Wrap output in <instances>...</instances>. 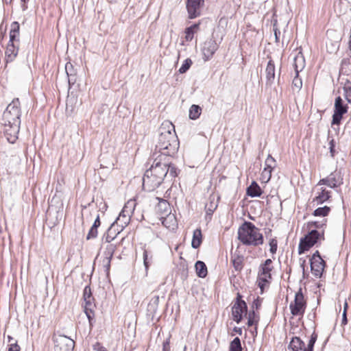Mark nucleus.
Masks as SVG:
<instances>
[{
  "instance_id": "nucleus-12",
  "label": "nucleus",
  "mask_w": 351,
  "mask_h": 351,
  "mask_svg": "<svg viewBox=\"0 0 351 351\" xmlns=\"http://www.w3.org/2000/svg\"><path fill=\"white\" fill-rule=\"evenodd\" d=\"M55 351H73L75 342L74 341L65 336L59 335L55 339Z\"/></svg>"
},
{
  "instance_id": "nucleus-2",
  "label": "nucleus",
  "mask_w": 351,
  "mask_h": 351,
  "mask_svg": "<svg viewBox=\"0 0 351 351\" xmlns=\"http://www.w3.org/2000/svg\"><path fill=\"white\" fill-rule=\"evenodd\" d=\"M238 239L245 245L258 246L264 242L263 234L254 223L245 221L238 230Z\"/></svg>"
},
{
  "instance_id": "nucleus-56",
  "label": "nucleus",
  "mask_w": 351,
  "mask_h": 351,
  "mask_svg": "<svg viewBox=\"0 0 351 351\" xmlns=\"http://www.w3.org/2000/svg\"><path fill=\"white\" fill-rule=\"evenodd\" d=\"M100 225H101V221H100V219H99V215H97V216L93 224V226L99 228L100 226Z\"/></svg>"
},
{
  "instance_id": "nucleus-64",
  "label": "nucleus",
  "mask_w": 351,
  "mask_h": 351,
  "mask_svg": "<svg viewBox=\"0 0 351 351\" xmlns=\"http://www.w3.org/2000/svg\"><path fill=\"white\" fill-rule=\"evenodd\" d=\"M304 265H305V261H303L302 263L301 264V267H302L303 272H304Z\"/></svg>"
},
{
  "instance_id": "nucleus-57",
  "label": "nucleus",
  "mask_w": 351,
  "mask_h": 351,
  "mask_svg": "<svg viewBox=\"0 0 351 351\" xmlns=\"http://www.w3.org/2000/svg\"><path fill=\"white\" fill-rule=\"evenodd\" d=\"M322 258L319 251H316L312 256L310 260H315V259H319Z\"/></svg>"
},
{
  "instance_id": "nucleus-41",
  "label": "nucleus",
  "mask_w": 351,
  "mask_h": 351,
  "mask_svg": "<svg viewBox=\"0 0 351 351\" xmlns=\"http://www.w3.org/2000/svg\"><path fill=\"white\" fill-rule=\"evenodd\" d=\"M192 63V60L190 58H186L179 69V73L182 74L186 73L190 69Z\"/></svg>"
},
{
  "instance_id": "nucleus-51",
  "label": "nucleus",
  "mask_w": 351,
  "mask_h": 351,
  "mask_svg": "<svg viewBox=\"0 0 351 351\" xmlns=\"http://www.w3.org/2000/svg\"><path fill=\"white\" fill-rule=\"evenodd\" d=\"M93 349L95 351H108V350L99 342L95 343L93 346Z\"/></svg>"
},
{
  "instance_id": "nucleus-39",
  "label": "nucleus",
  "mask_w": 351,
  "mask_h": 351,
  "mask_svg": "<svg viewBox=\"0 0 351 351\" xmlns=\"http://www.w3.org/2000/svg\"><path fill=\"white\" fill-rule=\"evenodd\" d=\"M344 97L347 101L351 104V82H348L343 86Z\"/></svg>"
},
{
  "instance_id": "nucleus-7",
  "label": "nucleus",
  "mask_w": 351,
  "mask_h": 351,
  "mask_svg": "<svg viewBox=\"0 0 351 351\" xmlns=\"http://www.w3.org/2000/svg\"><path fill=\"white\" fill-rule=\"evenodd\" d=\"M348 106L345 104L343 99L338 96L335 98L334 104V110L332 117V125H339L343 119V117L348 112Z\"/></svg>"
},
{
  "instance_id": "nucleus-23",
  "label": "nucleus",
  "mask_w": 351,
  "mask_h": 351,
  "mask_svg": "<svg viewBox=\"0 0 351 351\" xmlns=\"http://www.w3.org/2000/svg\"><path fill=\"white\" fill-rule=\"evenodd\" d=\"M94 300H85L84 312L88 319L89 323L92 324V320L94 318V308L95 304L93 302Z\"/></svg>"
},
{
  "instance_id": "nucleus-43",
  "label": "nucleus",
  "mask_w": 351,
  "mask_h": 351,
  "mask_svg": "<svg viewBox=\"0 0 351 351\" xmlns=\"http://www.w3.org/2000/svg\"><path fill=\"white\" fill-rule=\"evenodd\" d=\"M158 302H159V297L158 296L153 297L151 299V300L148 304V308H149V310H152L153 311H155L158 307Z\"/></svg>"
},
{
  "instance_id": "nucleus-45",
  "label": "nucleus",
  "mask_w": 351,
  "mask_h": 351,
  "mask_svg": "<svg viewBox=\"0 0 351 351\" xmlns=\"http://www.w3.org/2000/svg\"><path fill=\"white\" fill-rule=\"evenodd\" d=\"M271 170L265 169L264 168L262 173H261V180L263 182H267L270 180L271 178Z\"/></svg>"
},
{
  "instance_id": "nucleus-25",
  "label": "nucleus",
  "mask_w": 351,
  "mask_h": 351,
  "mask_svg": "<svg viewBox=\"0 0 351 351\" xmlns=\"http://www.w3.org/2000/svg\"><path fill=\"white\" fill-rule=\"evenodd\" d=\"M262 193L261 187L254 181L247 188V194L252 197H260Z\"/></svg>"
},
{
  "instance_id": "nucleus-46",
  "label": "nucleus",
  "mask_w": 351,
  "mask_h": 351,
  "mask_svg": "<svg viewBox=\"0 0 351 351\" xmlns=\"http://www.w3.org/2000/svg\"><path fill=\"white\" fill-rule=\"evenodd\" d=\"M84 300H94L92 296L90 287L89 286H86L84 289L83 293Z\"/></svg>"
},
{
  "instance_id": "nucleus-18",
  "label": "nucleus",
  "mask_w": 351,
  "mask_h": 351,
  "mask_svg": "<svg viewBox=\"0 0 351 351\" xmlns=\"http://www.w3.org/2000/svg\"><path fill=\"white\" fill-rule=\"evenodd\" d=\"M117 246L112 243H108L104 252V258L103 259V265L105 267L106 271L108 273L110 267L111 259L113 256L114 251L116 250Z\"/></svg>"
},
{
  "instance_id": "nucleus-60",
  "label": "nucleus",
  "mask_w": 351,
  "mask_h": 351,
  "mask_svg": "<svg viewBox=\"0 0 351 351\" xmlns=\"http://www.w3.org/2000/svg\"><path fill=\"white\" fill-rule=\"evenodd\" d=\"M239 302H245V301L242 300V295L239 293H238L237 295L235 302L239 303Z\"/></svg>"
},
{
  "instance_id": "nucleus-14",
  "label": "nucleus",
  "mask_w": 351,
  "mask_h": 351,
  "mask_svg": "<svg viewBox=\"0 0 351 351\" xmlns=\"http://www.w3.org/2000/svg\"><path fill=\"white\" fill-rule=\"evenodd\" d=\"M272 261L269 258L265 260L264 263L260 266L259 271V280L263 282H269V280L271 279V271L273 270L274 267L271 265ZM258 286L261 289L263 288V285L261 282H258Z\"/></svg>"
},
{
  "instance_id": "nucleus-53",
  "label": "nucleus",
  "mask_w": 351,
  "mask_h": 351,
  "mask_svg": "<svg viewBox=\"0 0 351 351\" xmlns=\"http://www.w3.org/2000/svg\"><path fill=\"white\" fill-rule=\"evenodd\" d=\"M274 32L275 36L276 42H279L280 35V31L278 29V28L276 27V23L274 24Z\"/></svg>"
},
{
  "instance_id": "nucleus-4",
  "label": "nucleus",
  "mask_w": 351,
  "mask_h": 351,
  "mask_svg": "<svg viewBox=\"0 0 351 351\" xmlns=\"http://www.w3.org/2000/svg\"><path fill=\"white\" fill-rule=\"evenodd\" d=\"M324 238V231L312 229L308 230V233L300 239L298 246V254H302L308 251L311 247L317 244H320Z\"/></svg>"
},
{
  "instance_id": "nucleus-15",
  "label": "nucleus",
  "mask_w": 351,
  "mask_h": 351,
  "mask_svg": "<svg viewBox=\"0 0 351 351\" xmlns=\"http://www.w3.org/2000/svg\"><path fill=\"white\" fill-rule=\"evenodd\" d=\"M218 48L219 45L217 43L216 40L213 38L206 40L204 43L203 47L202 48L203 59L204 61L210 60Z\"/></svg>"
},
{
  "instance_id": "nucleus-3",
  "label": "nucleus",
  "mask_w": 351,
  "mask_h": 351,
  "mask_svg": "<svg viewBox=\"0 0 351 351\" xmlns=\"http://www.w3.org/2000/svg\"><path fill=\"white\" fill-rule=\"evenodd\" d=\"M20 25L17 21L11 24L10 32V40L5 49V61L11 62L16 58L19 52Z\"/></svg>"
},
{
  "instance_id": "nucleus-42",
  "label": "nucleus",
  "mask_w": 351,
  "mask_h": 351,
  "mask_svg": "<svg viewBox=\"0 0 351 351\" xmlns=\"http://www.w3.org/2000/svg\"><path fill=\"white\" fill-rule=\"evenodd\" d=\"M152 255H151L149 257V252H147V250H144V251H143V264L145 265L146 270L148 269V268L152 263Z\"/></svg>"
},
{
  "instance_id": "nucleus-19",
  "label": "nucleus",
  "mask_w": 351,
  "mask_h": 351,
  "mask_svg": "<svg viewBox=\"0 0 351 351\" xmlns=\"http://www.w3.org/2000/svg\"><path fill=\"white\" fill-rule=\"evenodd\" d=\"M311 269L316 276H321L326 266V263L322 258L310 260Z\"/></svg>"
},
{
  "instance_id": "nucleus-63",
  "label": "nucleus",
  "mask_w": 351,
  "mask_h": 351,
  "mask_svg": "<svg viewBox=\"0 0 351 351\" xmlns=\"http://www.w3.org/2000/svg\"><path fill=\"white\" fill-rule=\"evenodd\" d=\"M3 3L8 4L11 3L13 0H2Z\"/></svg>"
},
{
  "instance_id": "nucleus-24",
  "label": "nucleus",
  "mask_w": 351,
  "mask_h": 351,
  "mask_svg": "<svg viewBox=\"0 0 351 351\" xmlns=\"http://www.w3.org/2000/svg\"><path fill=\"white\" fill-rule=\"evenodd\" d=\"M244 257L242 255L234 253L231 255V262L234 269L237 271L242 270L243 267Z\"/></svg>"
},
{
  "instance_id": "nucleus-16",
  "label": "nucleus",
  "mask_w": 351,
  "mask_h": 351,
  "mask_svg": "<svg viewBox=\"0 0 351 351\" xmlns=\"http://www.w3.org/2000/svg\"><path fill=\"white\" fill-rule=\"evenodd\" d=\"M247 306L245 302H234L232 308V315L233 320L237 324L243 319V315L247 314Z\"/></svg>"
},
{
  "instance_id": "nucleus-34",
  "label": "nucleus",
  "mask_w": 351,
  "mask_h": 351,
  "mask_svg": "<svg viewBox=\"0 0 351 351\" xmlns=\"http://www.w3.org/2000/svg\"><path fill=\"white\" fill-rule=\"evenodd\" d=\"M202 109L197 105H192L189 110V118L193 120L197 119L201 114Z\"/></svg>"
},
{
  "instance_id": "nucleus-30",
  "label": "nucleus",
  "mask_w": 351,
  "mask_h": 351,
  "mask_svg": "<svg viewBox=\"0 0 351 351\" xmlns=\"http://www.w3.org/2000/svg\"><path fill=\"white\" fill-rule=\"evenodd\" d=\"M114 226V223H112V226L108 229L107 232L104 234L102 237L103 242L110 243L117 237V235L119 233V231H118L117 233H115L113 230Z\"/></svg>"
},
{
  "instance_id": "nucleus-33",
  "label": "nucleus",
  "mask_w": 351,
  "mask_h": 351,
  "mask_svg": "<svg viewBox=\"0 0 351 351\" xmlns=\"http://www.w3.org/2000/svg\"><path fill=\"white\" fill-rule=\"evenodd\" d=\"M65 71L68 76V82L69 84L75 83V73L73 69V65L70 62H67L65 65Z\"/></svg>"
},
{
  "instance_id": "nucleus-1",
  "label": "nucleus",
  "mask_w": 351,
  "mask_h": 351,
  "mask_svg": "<svg viewBox=\"0 0 351 351\" xmlns=\"http://www.w3.org/2000/svg\"><path fill=\"white\" fill-rule=\"evenodd\" d=\"M179 148V141L173 130L172 132L169 130L165 128L160 129V132L158 138V141L155 147V152L153 157L157 156L166 159L168 157H173Z\"/></svg>"
},
{
  "instance_id": "nucleus-44",
  "label": "nucleus",
  "mask_w": 351,
  "mask_h": 351,
  "mask_svg": "<svg viewBox=\"0 0 351 351\" xmlns=\"http://www.w3.org/2000/svg\"><path fill=\"white\" fill-rule=\"evenodd\" d=\"M97 230H98V228L92 226L88 232V234L86 236V239L90 240V239H95L97 237V234H98Z\"/></svg>"
},
{
  "instance_id": "nucleus-28",
  "label": "nucleus",
  "mask_w": 351,
  "mask_h": 351,
  "mask_svg": "<svg viewBox=\"0 0 351 351\" xmlns=\"http://www.w3.org/2000/svg\"><path fill=\"white\" fill-rule=\"evenodd\" d=\"M162 223L169 230H174L177 227L176 218L173 215H168L166 217L163 218Z\"/></svg>"
},
{
  "instance_id": "nucleus-32",
  "label": "nucleus",
  "mask_w": 351,
  "mask_h": 351,
  "mask_svg": "<svg viewBox=\"0 0 351 351\" xmlns=\"http://www.w3.org/2000/svg\"><path fill=\"white\" fill-rule=\"evenodd\" d=\"M305 60L302 54L297 55L294 58V69L295 73H300L304 68Z\"/></svg>"
},
{
  "instance_id": "nucleus-20",
  "label": "nucleus",
  "mask_w": 351,
  "mask_h": 351,
  "mask_svg": "<svg viewBox=\"0 0 351 351\" xmlns=\"http://www.w3.org/2000/svg\"><path fill=\"white\" fill-rule=\"evenodd\" d=\"M275 71L274 62L271 59H270L267 62L265 69L267 85L271 86L274 83L275 79Z\"/></svg>"
},
{
  "instance_id": "nucleus-35",
  "label": "nucleus",
  "mask_w": 351,
  "mask_h": 351,
  "mask_svg": "<svg viewBox=\"0 0 351 351\" xmlns=\"http://www.w3.org/2000/svg\"><path fill=\"white\" fill-rule=\"evenodd\" d=\"M229 351H243L241 340L235 337L230 343Z\"/></svg>"
},
{
  "instance_id": "nucleus-10",
  "label": "nucleus",
  "mask_w": 351,
  "mask_h": 351,
  "mask_svg": "<svg viewBox=\"0 0 351 351\" xmlns=\"http://www.w3.org/2000/svg\"><path fill=\"white\" fill-rule=\"evenodd\" d=\"M162 182L163 180L156 174L146 170L143 178V187L145 191H152L158 188Z\"/></svg>"
},
{
  "instance_id": "nucleus-27",
  "label": "nucleus",
  "mask_w": 351,
  "mask_h": 351,
  "mask_svg": "<svg viewBox=\"0 0 351 351\" xmlns=\"http://www.w3.org/2000/svg\"><path fill=\"white\" fill-rule=\"evenodd\" d=\"M202 242V234L200 228H197L193 231L191 246L194 249H197Z\"/></svg>"
},
{
  "instance_id": "nucleus-49",
  "label": "nucleus",
  "mask_w": 351,
  "mask_h": 351,
  "mask_svg": "<svg viewBox=\"0 0 351 351\" xmlns=\"http://www.w3.org/2000/svg\"><path fill=\"white\" fill-rule=\"evenodd\" d=\"M335 140L334 138H331L330 141H329V150H330V156L331 157H334L335 155Z\"/></svg>"
},
{
  "instance_id": "nucleus-36",
  "label": "nucleus",
  "mask_w": 351,
  "mask_h": 351,
  "mask_svg": "<svg viewBox=\"0 0 351 351\" xmlns=\"http://www.w3.org/2000/svg\"><path fill=\"white\" fill-rule=\"evenodd\" d=\"M330 211V208L325 206L324 207H319L316 208L313 215L316 217H326L328 215Z\"/></svg>"
},
{
  "instance_id": "nucleus-40",
  "label": "nucleus",
  "mask_w": 351,
  "mask_h": 351,
  "mask_svg": "<svg viewBox=\"0 0 351 351\" xmlns=\"http://www.w3.org/2000/svg\"><path fill=\"white\" fill-rule=\"evenodd\" d=\"M275 167H276L275 159L271 155H268L267 159L265 160V169L272 171L275 168Z\"/></svg>"
},
{
  "instance_id": "nucleus-31",
  "label": "nucleus",
  "mask_w": 351,
  "mask_h": 351,
  "mask_svg": "<svg viewBox=\"0 0 351 351\" xmlns=\"http://www.w3.org/2000/svg\"><path fill=\"white\" fill-rule=\"evenodd\" d=\"M196 273L198 277L205 278L207 275V267L206 264L201 261H197L195 265Z\"/></svg>"
},
{
  "instance_id": "nucleus-58",
  "label": "nucleus",
  "mask_w": 351,
  "mask_h": 351,
  "mask_svg": "<svg viewBox=\"0 0 351 351\" xmlns=\"http://www.w3.org/2000/svg\"><path fill=\"white\" fill-rule=\"evenodd\" d=\"M347 323H348L347 313L345 312H343L341 324L346 325V324H347Z\"/></svg>"
},
{
  "instance_id": "nucleus-54",
  "label": "nucleus",
  "mask_w": 351,
  "mask_h": 351,
  "mask_svg": "<svg viewBox=\"0 0 351 351\" xmlns=\"http://www.w3.org/2000/svg\"><path fill=\"white\" fill-rule=\"evenodd\" d=\"M261 306V300L258 297L252 303V308L258 310Z\"/></svg>"
},
{
  "instance_id": "nucleus-6",
  "label": "nucleus",
  "mask_w": 351,
  "mask_h": 351,
  "mask_svg": "<svg viewBox=\"0 0 351 351\" xmlns=\"http://www.w3.org/2000/svg\"><path fill=\"white\" fill-rule=\"evenodd\" d=\"M317 337V334L314 331L308 341L307 348H305L304 342L300 337H293L289 343L288 350L289 351H313Z\"/></svg>"
},
{
  "instance_id": "nucleus-50",
  "label": "nucleus",
  "mask_w": 351,
  "mask_h": 351,
  "mask_svg": "<svg viewBox=\"0 0 351 351\" xmlns=\"http://www.w3.org/2000/svg\"><path fill=\"white\" fill-rule=\"evenodd\" d=\"M8 346H9V348H8V351H21V348L18 345V343L16 341H15L13 343H10V344H9Z\"/></svg>"
},
{
  "instance_id": "nucleus-47",
  "label": "nucleus",
  "mask_w": 351,
  "mask_h": 351,
  "mask_svg": "<svg viewBox=\"0 0 351 351\" xmlns=\"http://www.w3.org/2000/svg\"><path fill=\"white\" fill-rule=\"evenodd\" d=\"M270 249L269 251L271 254H275L277 251L278 241L276 239H271L269 241Z\"/></svg>"
},
{
  "instance_id": "nucleus-37",
  "label": "nucleus",
  "mask_w": 351,
  "mask_h": 351,
  "mask_svg": "<svg viewBox=\"0 0 351 351\" xmlns=\"http://www.w3.org/2000/svg\"><path fill=\"white\" fill-rule=\"evenodd\" d=\"M302 87V80L299 77V73H295V75L292 81V88L293 90L299 91Z\"/></svg>"
},
{
  "instance_id": "nucleus-26",
  "label": "nucleus",
  "mask_w": 351,
  "mask_h": 351,
  "mask_svg": "<svg viewBox=\"0 0 351 351\" xmlns=\"http://www.w3.org/2000/svg\"><path fill=\"white\" fill-rule=\"evenodd\" d=\"M166 162L167 163V169H168V174L166 176L167 179H169L171 181L173 178L178 176L180 173V170L176 166L169 161V158H166Z\"/></svg>"
},
{
  "instance_id": "nucleus-13",
  "label": "nucleus",
  "mask_w": 351,
  "mask_h": 351,
  "mask_svg": "<svg viewBox=\"0 0 351 351\" xmlns=\"http://www.w3.org/2000/svg\"><path fill=\"white\" fill-rule=\"evenodd\" d=\"M204 5V0H186V7L189 18L193 19L199 16Z\"/></svg>"
},
{
  "instance_id": "nucleus-29",
  "label": "nucleus",
  "mask_w": 351,
  "mask_h": 351,
  "mask_svg": "<svg viewBox=\"0 0 351 351\" xmlns=\"http://www.w3.org/2000/svg\"><path fill=\"white\" fill-rule=\"evenodd\" d=\"M327 219H324L321 221H309L307 223V229L308 230H312V229H315L317 230L324 231V228L326 226Z\"/></svg>"
},
{
  "instance_id": "nucleus-59",
  "label": "nucleus",
  "mask_w": 351,
  "mask_h": 351,
  "mask_svg": "<svg viewBox=\"0 0 351 351\" xmlns=\"http://www.w3.org/2000/svg\"><path fill=\"white\" fill-rule=\"evenodd\" d=\"M199 23H195V24H193L192 25H191L190 27H189V28H191V29L193 31H194V32H195V30L198 29L199 28Z\"/></svg>"
},
{
  "instance_id": "nucleus-21",
  "label": "nucleus",
  "mask_w": 351,
  "mask_h": 351,
  "mask_svg": "<svg viewBox=\"0 0 351 351\" xmlns=\"http://www.w3.org/2000/svg\"><path fill=\"white\" fill-rule=\"evenodd\" d=\"M136 203L134 200H130L128 201L124 206L121 213H120L119 217L117 219V220L120 219L121 217H125L126 219V221L124 222L125 225H127L128 223V220L130 217L131 213L134 210Z\"/></svg>"
},
{
  "instance_id": "nucleus-17",
  "label": "nucleus",
  "mask_w": 351,
  "mask_h": 351,
  "mask_svg": "<svg viewBox=\"0 0 351 351\" xmlns=\"http://www.w3.org/2000/svg\"><path fill=\"white\" fill-rule=\"evenodd\" d=\"M4 126V135L7 141L10 143H14L18 139V135L20 130L19 124H8Z\"/></svg>"
},
{
  "instance_id": "nucleus-52",
  "label": "nucleus",
  "mask_w": 351,
  "mask_h": 351,
  "mask_svg": "<svg viewBox=\"0 0 351 351\" xmlns=\"http://www.w3.org/2000/svg\"><path fill=\"white\" fill-rule=\"evenodd\" d=\"M162 351H171L170 337L167 338L162 343Z\"/></svg>"
},
{
  "instance_id": "nucleus-61",
  "label": "nucleus",
  "mask_w": 351,
  "mask_h": 351,
  "mask_svg": "<svg viewBox=\"0 0 351 351\" xmlns=\"http://www.w3.org/2000/svg\"><path fill=\"white\" fill-rule=\"evenodd\" d=\"M233 330L240 335L242 334V329L241 328L234 327Z\"/></svg>"
},
{
  "instance_id": "nucleus-8",
  "label": "nucleus",
  "mask_w": 351,
  "mask_h": 351,
  "mask_svg": "<svg viewBox=\"0 0 351 351\" xmlns=\"http://www.w3.org/2000/svg\"><path fill=\"white\" fill-rule=\"evenodd\" d=\"M306 307V302L304 300L302 289L300 288L295 295V298L289 305L291 313L293 316H303Z\"/></svg>"
},
{
  "instance_id": "nucleus-22",
  "label": "nucleus",
  "mask_w": 351,
  "mask_h": 351,
  "mask_svg": "<svg viewBox=\"0 0 351 351\" xmlns=\"http://www.w3.org/2000/svg\"><path fill=\"white\" fill-rule=\"evenodd\" d=\"M331 197V191L326 190L325 188H321L320 191L313 199V202L317 204H322L328 201Z\"/></svg>"
},
{
  "instance_id": "nucleus-11",
  "label": "nucleus",
  "mask_w": 351,
  "mask_h": 351,
  "mask_svg": "<svg viewBox=\"0 0 351 351\" xmlns=\"http://www.w3.org/2000/svg\"><path fill=\"white\" fill-rule=\"evenodd\" d=\"M343 183V176L340 171H335L332 172L328 176L325 178H322L319 181L318 184H325L330 188H337Z\"/></svg>"
},
{
  "instance_id": "nucleus-48",
  "label": "nucleus",
  "mask_w": 351,
  "mask_h": 351,
  "mask_svg": "<svg viewBox=\"0 0 351 351\" xmlns=\"http://www.w3.org/2000/svg\"><path fill=\"white\" fill-rule=\"evenodd\" d=\"M185 39L186 41H191L193 38L194 31L191 28L187 27L185 29Z\"/></svg>"
},
{
  "instance_id": "nucleus-55",
  "label": "nucleus",
  "mask_w": 351,
  "mask_h": 351,
  "mask_svg": "<svg viewBox=\"0 0 351 351\" xmlns=\"http://www.w3.org/2000/svg\"><path fill=\"white\" fill-rule=\"evenodd\" d=\"M21 9L23 11H25L27 9V3L29 0H21Z\"/></svg>"
},
{
  "instance_id": "nucleus-38",
  "label": "nucleus",
  "mask_w": 351,
  "mask_h": 351,
  "mask_svg": "<svg viewBox=\"0 0 351 351\" xmlns=\"http://www.w3.org/2000/svg\"><path fill=\"white\" fill-rule=\"evenodd\" d=\"M259 319V316L256 314L254 310L250 311L247 318V326H252L254 324H257Z\"/></svg>"
},
{
  "instance_id": "nucleus-5",
  "label": "nucleus",
  "mask_w": 351,
  "mask_h": 351,
  "mask_svg": "<svg viewBox=\"0 0 351 351\" xmlns=\"http://www.w3.org/2000/svg\"><path fill=\"white\" fill-rule=\"evenodd\" d=\"M21 104L19 98H15L9 104L3 113L2 125H21Z\"/></svg>"
},
{
  "instance_id": "nucleus-9",
  "label": "nucleus",
  "mask_w": 351,
  "mask_h": 351,
  "mask_svg": "<svg viewBox=\"0 0 351 351\" xmlns=\"http://www.w3.org/2000/svg\"><path fill=\"white\" fill-rule=\"evenodd\" d=\"M153 158V163L150 168L147 170L151 173L156 174L158 177H159V178L164 180L168 174V169H167V163L166 162V159L159 156H154Z\"/></svg>"
},
{
  "instance_id": "nucleus-62",
  "label": "nucleus",
  "mask_w": 351,
  "mask_h": 351,
  "mask_svg": "<svg viewBox=\"0 0 351 351\" xmlns=\"http://www.w3.org/2000/svg\"><path fill=\"white\" fill-rule=\"evenodd\" d=\"M348 308V302L346 301H345L344 304H343V312L347 313Z\"/></svg>"
}]
</instances>
